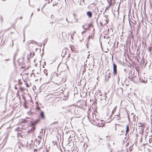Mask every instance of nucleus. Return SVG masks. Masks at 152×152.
Here are the masks:
<instances>
[{"mask_svg":"<svg viewBox=\"0 0 152 152\" xmlns=\"http://www.w3.org/2000/svg\"><path fill=\"white\" fill-rule=\"evenodd\" d=\"M40 116L42 119H44L45 118L44 112L42 111H41Z\"/></svg>","mask_w":152,"mask_h":152,"instance_id":"nucleus-1","label":"nucleus"},{"mask_svg":"<svg viewBox=\"0 0 152 152\" xmlns=\"http://www.w3.org/2000/svg\"><path fill=\"white\" fill-rule=\"evenodd\" d=\"M87 15L88 16L89 18H91L92 17V14L91 11H88L86 12Z\"/></svg>","mask_w":152,"mask_h":152,"instance_id":"nucleus-2","label":"nucleus"},{"mask_svg":"<svg viewBox=\"0 0 152 152\" xmlns=\"http://www.w3.org/2000/svg\"><path fill=\"white\" fill-rule=\"evenodd\" d=\"M35 129V127L33 126L32 127L31 129L30 130H29L27 132L29 134V133L31 132L32 133L34 131Z\"/></svg>","mask_w":152,"mask_h":152,"instance_id":"nucleus-3","label":"nucleus"},{"mask_svg":"<svg viewBox=\"0 0 152 152\" xmlns=\"http://www.w3.org/2000/svg\"><path fill=\"white\" fill-rule=\"evenodd\" d=\"M144 80L142 78H140L139 79V81L140 82L143 83H146L147 81V79H146L145 80V79L144 77Z\"/></svg>","mask_w":152,"mask_h":152,"instance_id":"nucleus-4","label":"nucleus"},{"mask_svg":"<svg viewBox=\"0 0 152 152\" xmlns=\"http://www.w3.org/2000/svg\"><path fill=\"white\" fill-rule=\"evenodd\" d=\"M35 111V109L34 110L33 109V108H32L29 111L30 114H34Z\"/></svg>","mask_w":152,"mask_h":152,"instance_id":"nucleus-5","label":"nucleus"},{"mask_svg":"<svg viewBox=\"0 0 152 152\" xmlns=\"http://www.w3.org/2000/svg\"><path fill=\"white\" fill-rule=\"evenodd\" d=\"M67 52L66 49L63 50L62 52L61 56L64 57L66 53Z\"/></svg>","mask_w":152,"mask_h":152,"instance_id":"nucleus-6","label":"nucleus"},{"mask_svg":"<svg viewBox=\"0 0 152 152\" xmlns=\"http://www.w3.org/2000/svg\"><path fill=\"white\" fill-rule=\"evenodd\" d=\"M110 74L109 73L108 75H106L105 76V80L106 81L108 80L109 78H110Z\"/></svg>","mask_w":152,"mask_h":152,"instance_id":"nucleus-7","label":"nucleus"},{"mask_svg":"<svg viewBox=\"0 0 152 152\" xmlns=\"http://www.w3.org/2000/svg\"><path fill=\"white\" fill-rule=\"evenodd\" d=\"M101 100L102 102L104 104V105H106V104L107 103V102L106 101V100L105 99H103V100L101 99Z\"/></svg>","mask_w":152,"mask_h":152,"instance_id":"nucleus-8","label":"nucleus"},{"mask_svg":"<svg viewBox=\"0 0 152 152\" xmlns=\"http://www.w3.org/2000/svg\"><path fill=\"white\" fill-rule=\"evenodd\" d=\"M36 104L37 105L36 109L38 110H40V107H39L38 103L37 102H36Z\"/></svg>","mask_w":152,"mask_h":152,"instance_id":"nucleus-9","label":"nucleus"},{"mask_svg":"<svg viewBox=\"0 0 152 152\" xmlns=\"http://www.w3.org/2000/svg\"><path fill=\"white\" fill-rule=\"evenodd\" d=\"M129 126L128 125H127L126 126V133L125 134L126 135L127 133L129 132Z\"/></svg>","mask_w":152,"mask_h":152,"instance_id":"nucleus-10","label":"nucleus"},{"mask_svg":"<svg viewBox=\"0 0 152 152\" xmlns=\"http://www.w3.org/2000/svg\"><path fill=\"white\" fill-rule=\"evenodd\" d=\"M117 73V69H113V73L114 75H116Z\"/></svg>","mask_w":152,"mask_h":152,"instance_id":"nucleus-11","label":"nucleus"},{"mask_svg":"<svg viewBox=\"0 0 152 152\" xmlns=\"http://www.w3.org/2000/svg\"><path fill=\"white\" fill-rule=\"evenodd\" d=\"M80 4H81L82 5L85 4V2L84 0H81L80 2Z\"/></svg>","mask_w":152,"mask_h":152,"instance_id":"nucleus-12","label":"nucleus"},{"mask_svg":"<svg viewBox=\"0 0 152 152\" xmlns=\"http://www.w3.org/2000/svg\"><path fill=\"white\" fill-rule=\"evenodd\" d=\"M18 147L19 151L20 152H21L22 151V147L20 145H19Z\"/></svg>","mask_w":152,"mask_h":152,"instance_id":"nucleus-13","label":"nucleus"},{"mask_svg":"<svg viewBox=\"0 0 152 152\" xmlns=\"http://www.w3.org/2000/svg\"><path fill=\"white\" fill-rule=\"evenodd\" d=\"M93 26V25L92 24H88V27L86 28H85V29L86 30H88L89 29L90 27H92Z\"/></svg>","mask_w":152,"mask_h":152,"instance_id":"nucleus-14","label":"nucleus"},{"mask_svg":"<svg viewBox=\"0 0 152 152\" xmlns=\"http://www.w3.org/2000/svg\"><path fill=\"white\" fill-rule=\"evenodd\" d=\"M149 143H151L152 142V136H149Z\"/></svg>","mask_w":152,"mask_h":152,"instance_id":"nucleus-15","label":"nucleus"},{"mask_svg":"<svg viewBox=\"0 0 152 152\" xmlns=\"http://www.w3.org/2000/svg\"><path fill=\"white\" fill-rule=\"evenodd\" d=\"M113 69H117V65L115 64H113Z\"/></svg>","mask_w":152,"mask_h":152,"instance_id":"nucleus-16","label":"nucleus"},{"mask_svg":"<svg viewBox=\"0 0 152 152\" xmlns=\"http://www.w3.org/2000/svg\"><path fill=\"white\" fill-rule=\"evenodd\" d=\"M57 4H58L57 1H55V2H53V6H55V5H56Z\"/></svg>","mask_w":152,"mask_h":152,"instance_id":"nucleus-17","label":"nucleus"},{"mask_svg":"<svg viewBox=\"0 0 152 152\" xmlns=\"http://www.w3.org/2000/svg\"><path fill=\"white\" fill-rule=\"evenodd\" d=\"M116 107H115L113 109V110L112 111V114L114 113V112L116 111Z\"/></svg>","mask_w":152,"mask_h":152,"instance_id":"nucleus-18","label":"nucleus"},{"mask_svg":"<svg viewBox=\"0 0 152 152\" xmlns=\"http://www.w3.org/2000/svg\"><path fill=\"white\" fill-rule=\"evenodd\" d=\"M120 116L119 114L115 115L114 116V118H117Z\"/></svg>","mask_w":152,"mask_h":152,"instance_id":"nucleus-19","label":"nucleus"},{"mask_svg":"<svg viewBox=\"0 0 152 152\" xmlns=\"http://www.w3.org/2000/svg\"><path fill=\"white\" fill-rule=\"evenodd\" d=\"M73 139V138H71V136H70L69 138L68 139V140L70 142Z\"/></svg>","mask_w":152,"mask_h":152,"instance_id":"nucleus-20","label":"nucleus"},{"mask_svg":"<svg viewBox=\"0 0 152 152\" xmlns=\"http://www.w3.org/2000/svg\"><path fill=\"white\" fill-rule=\"evenodd\" d=\"M69 56H68V57L66 58V60H67V61H68L69 60V56H70V55L69 54H68Z\"/></svg>","mask_w":152,"mask_h":152,"instance_id":"nucleus-21","label":"nucleus"},{"mask_svg":"<svg viewBox=\"0 0 152 152\" xmlns=\"http://www.w3.org/2000/svg\"><path fill=\"white\" fill-rule=\"evenodd\" d=\"M34 53L33 54V55L32 56H31V53H30V56L31 57H32L33 56H34Z\"/></svg>","mask_w":152,"mask_h":152,"instance_id":"nucleus-22","label":"nucleus"},{"mask_svg":"<svg viewBox=\"0 0 152 152\" xmlns=\"http://www.w3.org/2000/svg\"><path fill=\"white\" fill-rule=\"evenodd\" d=\"M26 87H29V85L28 83H26Z\"/></svg>","mask_w":152,"mask_h":152,"instance_id":"nucleus-23","label":"nucleus"},{"mask_svg":"<svg viewBox=\"0 0 152 152\" xmlns=\"http://www.w3.org/2000/svg\"><path fill=\"white\" fill-rule=\"evenodd\" d=\"M20 89L21 91H23V88L20 87Z\"/></svg>","mask_w":152,"mask_h":152,"instance_id":"nucleus-24","label":"nucleus"},{"mask_svg":"<svg viewBox=\"0 0 152 152\" xmlns=\"http://www.w3.org/2000/svg\"><path fill=\"white\" fill-rule=\"evenodd\" d=\"M24 107H25L26 109L28 108V106L27 105H26V104H25V105H24Z\"/></svg>","mask_w":152,"mask_h":152,"instance_id":"nucleus-25","label":"nucleus"},{"mask_svg":"<svg viewBox=\"0 0 152 152\" xmlns=\"http://www.w3.org/2000/svg\"><path fill=\"white\" fill-rule=\"evenodd\" d=\"M20 146H22V148H23V144L22 143H20Z\"/></svg>","mask_w":152,"mask_h":152,"instance_id":"nucleus-26","label":"nucleus"},{"mask_svg":"<svg viewBox=\"0 0 152 152\" xmlns=\"http://www.w3.org/2000/svg\"><path fill=\"white\" fill-rule=\"evenodd\" d=\"M70 136H71V138H73V139H74V137H73V136H74L73 134H72L71 135H70Z\"/></svg>","mask_w":152,"mask_h":152,"instance_id":"nucleus-27","label":"nucleus"},{"mask_svg":"<svg viewBox=\"0 0 152 152\" xmlns=\"http://www.w3.org/2000/svg\"><path fill=\"white\" fill-rule=\"evenodd\" d=\"M19 84L20 85H21V84H22V82H20V80H19Z\"/></svg>","mask_w":152,"mask_h":152,"instance_id":"nucleus-28","label":"nucleus"},{"mask_svg":"<svg viewBox=\"0 0 152 152\" xmlns=\"http://www.w3.org/2000/svg\"><path fill=\"white\" fill-rule=\"evenodd\" d=\"M12 45H11V44L10 45H11V47H12L13 45V40L12 41Z\"/></svg>","mask_w":152,"mask_h":152,"instance_id":"nucleus-29","label":"nucleus"},{"mask_svg":"<svg viewBox=\"0 0 152 152\" xmlns=\"http://www.w3.org/2000/svg\"><path fill=\"white\" fill-rule=\"evenodd\" d=\"M46 1H48V3H50V0H45Z\"/></svg>","mask_w":152,"mask_h":152,"instance_id":"nucleus-30","label":"nucleus"},{"mask_svg":"<svg viewBox=\"0 0 152 152\" xmlns=\"http://www.w3.org/2000/svg\"><path fill=\"white\" fill-rule=\"evenodd\" d=\"M148 50L149 52H151V49L150 47L148 48Z\"/></svg>","mask_w":152,"mask_h":152,"instance_id":"nucleus-31","label":"nucleus"},{"mask_svg":"<svg viewBox=\"0 0 152 152\" xmlns=\"http://www.w3.org/2000/svg\"><path fill=\"white\" fill-rule=\"evenodd\" d=\"M109 8V7L107 6L106 7V9L107 10Z\"/></svg>","mask_w":152,"mask_h":152,"instance_id":"nucleus-32","label":"nucleus"},{"mask_svg":"<svg viewBox=\"0 0 152 152\" xmlns=\"http://www.w3.org/2000/svg\"><path fill=\"white\" fill-rule=\"evenodd\" d=\"M33 42L35 44H37V42H36V41H33Z\"/></svg>","mask_w":152,"mask_h":152,"instance_id":"nucleus-33","label":"nucleus"},{"mask_svg":"<svg viewBox=\"0 0 152 152\" xmlns=\"http://www.w3.org/2000/svg\"><path fill=\"white\" fill-rule=\"evenodd\" d=\"M73 35H72V34H71V37L72 38V39H73Z\"/></svg>","mask_w":152,"mask_h":152,"instance_id":"nucleus-34","label":"nucleus"},{"mask_svg":"<svg viewBox=\"0 0 152 152\" xmlns=\"http://www.w3.org/2000/svg\"><path fill=\"white\" fill-rule=\"evenodd\" d=\"M37 11L38 12L40 10V9H37Z\"/></svg>","mask_w":152,"mask_h":152,"instance_id":"nucleus-35","label":"nucleus"},{"mask_svg":"<svg viewBox=\"0 0 152 152\" xmlns=\"http://www.w3.org/2000/svg\"><path fill=\"white\" fill-rule=\"evenodd\" d=\"M82 28H84V29H85V28H84V25H83V26H82Z\"/></svg>","mask_w":152,"mask_h":152,"instance_id":"nucleus-36","label":"nucleus"},{"mask_svg":"<svg viewBox=\"0 0 152 152\" xmlns=\"http://www.w3.org/2000/svg\"><path fill=\"white\" fill-rule=\"evenodd\" d=\"M22 17H20V20L22 19Z\"/></svg>","mask_w":152,"mask_h":152,"instance_id":"nucleus-37","label":"nucleus"},{"mask_svg":"<svg viewBox=\"0 0 152 152\" xmlns=\"http://www.w3.org/2000/svg\"><path fill=\"white\" fill-rule=\"evenodd\" d=\"M68 152H73V151H68Z\"/></svg>","mask_w":152,"mask_h":152,"instance_id":"nucleus-38","label":"nucleus"},{"mask_svg":"<svg viewBox=\"0 0 152 152\" xmlns=\"http://www.w3.org/2000/svg\"><path fill=\"white\" fill-rule=\"evenodd\" d=\"M75 33V31H74V32L73 33V34H72V35H74V33Z\"/></svg>","mask_w":152,"mask_h":152,"instance_id":"nucleus-39","label":"nucleus"},{"mask_svg":"<svg viewBox=\"0 0 152 152\" xmlns=\"http://www.w3.org/2000/svg\"><path fill=\"white\" fill-rule=\"evenodd\" d=\"M125 16L124 15V19H123V21H124V18H125Z\"/></svg>","mask_w":152,"mask_h":152,"instance_id":"nucleus-40","label":"nucleus"},{"mask_svg":"<svg viewBox=\"0 0 152 152\" xmlns=\"http://www.w3.org/2000/svg\"><path fill=\"white\" fill-rule=\"evenodd\" d=\"M112 61H113V56H112Z\"/></svg>","mask_w":152,"mask_h":152,"instance_id":"nucleus-41","label":"nucleus"},{"mask_svg":"<svg viewBox=\"0 0 152 152\" xmlns=\"http://www.w3.org/2000/svg\"><path fill=\"white\" fill-rule=\"evenodd\" d=\"M97 92H98L97 93H99V92H100V91H97Z\"/></svg>","mask_w":152,"mask_h":152,"instance_id":"nucleus-42","label":"nucleus"},{"mask_svg":"<svg viewBox=\"0 0 152 152\" xmlns=\"http://www.w3.org/2000/svg\"><path fill=\"white\" fill-rule=\"evenodd\" d=\"M33 14V13H31V16H32V15Z\"/></svg>","mask_w":152,"mask_h":152,"instance_id":"nucleus-43","label":"nucleus"},{"mask_svg":"<svg viewBox=\"0 0 152 152\" xmlns=\"http://www.w3.org/2000/svg\"><path fill=\"white\" fill-rule=\"evenodd\" d=\"M85 31H83L82 32V34H83V33H84V32H85Z\"/></svg>","mask_w":152,"mask_h":152,"instance_id":"nucleus-44","label":"nucleus"},{"mask_svg":"<svg viewBox=\"0 0 152 152\" xmlns=\"http://www.w3.org/2000/svg\"><path fill=\"white\" fill-rule=\"evenodd\" d=\"M111 4H110L109 3V7H110L111 6Z\"/></svg>","mask_w":152,"mask_h":152,"instance_id":"nucleus-45","label":"nucleus"},{"mask_svg":"<svg viewBox=\"0 0 152 152\" xmlns=\"http://www.w3.org/2000/svg\"><path fill=\"white\" fill-rule=\"evenodd\" d=\"M45 75H46L47 76V75H48V73H45Z\"/></svg>","mask_w":152,"mask_h":152,"instance_id":"nucleus-46","label":"nucleus"},{"mask_svg":"<svg viewBox=\"0 0 152 152\" xmlns=\"http://www.w3.org/2000/svg\"><path fill=\"white\" fill-rule=\"evenodd\" d=\"M143 63H144V59L143 60Z\"/></svg>","mask_w":152,"mask_h":152,"instance_id":"nucleus-47","label":"nucleus"},{"mask_svg":"<svg viewBox=\"0 0 152 152\" xmlns=\"http://www.w3.org/2000/svg\"><path fill=\"white\" fill-rule=\"evenodd\" d=\"M105 17H106V18H107V16H106V15H105L104 16Z\"/></svg>","mask_w":152,"mask_h":152,"instance_id":"nucleus-48","label":"nucleus"},{"mask_svg":"<svg viewBox=\"0 0 152 152\" xmlns=\"http://www.w3.org/2000/svg\"><path fill=\"white\" fill-rule=\"evenodd\" d=\"M106 21L107 22V23H108V22L107 20H106Z\"/></svg>","mask_w":152,"mask_h":152,"instance_id":"nucleus-49","label":"nucleus"},{"mask_svg":"<svg viewBox=\"0 0 152 152\" xmlns=\"http://www.w3.org/2000/svg\"><path fill=\"white\" fill-rule=\"evenodd\" d=\"M15 89H17V88H16V87H15Z\"/></svg>","mask_w":152,"mask_h":152,"instance_id":"nucleus-50","label":"nucleus"},{"mask_svg":"<svg viewBox=\"0 0 152 152\" xmlns=\"http://www.w3.org/2000/svg\"><path fill=\"white\" fill-rule=\"evenodd\" d=\"M66 21L67 22V18H66Z\"/></svg>","mask_w":152,"mask_h":152,"instance_id":"nucleus-51","label":"nucleus"},{"mask_svg":"<svg viewBox=\"0 0 152 152\" xmlns=\"http://www.w3.org/2000/svg\"><path fill=\"white\" fill-rule=\"evenodd\" d=\"M45 45V43H44V46Z\"/></svg>","mask_w":152,"mask_h":152,"instance_id":"nucleus-52","label":"nucleus"},{"mask_svg":"<svg viewBox=\"0 0 152 152\" xmlns=\"http://www.w3.org/2000/svg\"><path fill=\"white\" fill-rule=\"evenodd\" d=\"M129 24H130V21H129Z\"/></svg>","mask_w":152,"mask_h":152,"instance_id":"nucleus-53","label":"nucleus"},{"mask_svg":"<svg viewBox=\"0 0 152 152\" xmlns=\"http://www.w3.org/2000/svg\"><path fill=\"white\" fill-rule=\"evenodd\" d=\"M28 60H29V58L28 57Z\"/></svg>","mask_w":152,"mask_h":152,"instance_id":"nucleus-54","label":"nucleus"},{"mask_svg":"<svg viewBox=\"0 0 152 152\" xmlns=\"http://www.w3.org/2000/svg\"><path fill=\"white\" fill-rule=\"evenodd\" d=\"M53 1V0H51V1Z\"/></svg>","mask_w":152,"mask_h":152,"instance_id":"nucleus-55","label":"nucleus"},{"mask_svg":"<svg viewBox=\"0 0 152 152\" xmlns=\"http://www.w3.org/2000/svg\"><path fill=\"white\" fill-rule=\"evenodd\" d=\"M24 36V33L23 34Z\"/></svg>","mask_w":152,"mask_h":152,"instance_id":"nucleus-56","label":"nucleus"},{"mask_svg":"<svg viewBox=\"0 0 152 152\" xmlns=\"http://www.w3.org/2000/svg\"><path fill=\"white\" fill-rule=\"evenodd\" d=\"M120 119V118H118V120H119V119Z\"/></svg>","mask_w":152,"mask_h":152,"instance_id":"nucleus-57","label":"nucleus"}]
</instances>
